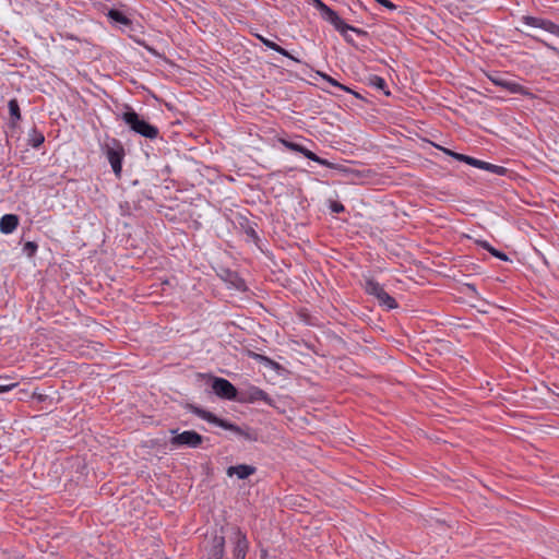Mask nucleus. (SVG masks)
Returning <instances> with one entry per match:
<instances>
[{"instance_id": "10", "label": "nucleus", "mask_w": 559, "mask_h": 559, "mask_svg": "<svg viewBox=\"0 0 559 559\" xmlns=\"http://www.w3.org/2000/svg\"><path fill=\"white\" fill-rule=\"evenodd\" d=\"M488 79L497 86H500L512 94H525V88L516 82L507 80L501 74H490Z\"/></svg>"}, {"instance_id": "32", "label": "nucleus", "mask_w": 559, "mask_h": 559, "mask_svg": "<svg viewBox=\"0 0 559 559\" xmlns=\"http://www.w3.org/2000/svg\"><path fill=\"white\" fill-rule=\"evenodd\" d=\"M257 357H259V358H260V359H262V360H266V361H269V362L271 361L269 358L263 357V356H260V355H257Z\"/></svg>"}, {"instance_id": "21", "label": "nucleus", "mask_w": 559, "mask_h": 559, "mask_svg": "<svg viewBox=\"0 0 559 559\" xmlns=\"http://www.w3.org/2000/svg\"><path fill=\"white\" fill-rule=\"evenodd\" d=\"M108 16L115 22L120 23L122 25L129 26L131 24V21L122 12L118 10H110L108 12Z\"/></svg>"}, {"instance_id": "26", "label": "nucleus", "mask_w": 559, "mask_h": 559, "mask_svg": "<svg viewBox=\"0 0 559 559\" xmlns=\"http://www.w3.org/2000/svg\"><path fill=\"white\" fill-rule=\"evenodd\" d=\"M330 209L333 213H341L344 212L345 210L344 205L337 201H332L330 204Z\"/></svg>"}, {"instance_id": "28", "label": "nucleus", "mask_w": 559, "mask_h": 559, "mask_svg": "<svg viewBox=\"0 0 559 559\" xmlns=\"http://www.w3.org/2000/svg\"><path fill=\"white\" fill-rule=\"evenodd\" d=\"M465 163L471 165V166H474L476 168H479L481 166V160L480 159H477V158H474V157H471V156L466 157V162Z\"/></svg>"}, {"instance_id": "22", "label": "nucleus", "mask_w": 559, "mask_h": 559, "mask_svg": "<svg viewBox=\"0 0 559 559\" xmlns=\"http://www.w3.org/2000/svg\"><path fill=\"white\" fill-rule=\"evenodd\" d=\"M381 305L386 306L389 309H394L397 307V304L393 297H391L385 290L378 298Z\"/></svg>"}, {"instance_id": "16", "label": "nucleus", "mask_w": 559, "mask_h": 559, "mask_svg": "<svg viewBox=\"0 0 559 559\" xmlns=\"http://www.w3.org/2000/svg\"><path fill=\"white\" fill-rule=\"evenodd\" d=\"M259 39L263 43L264 46H266L267 48L296 61V62H300L297 58H295L294 56H292L286 49H284L283 47H281L280 45H277L276 43L267 39V38H264L262 36H258Z\"/></svg>"}, {"instance_id": "20", "label": "nucleus", "mask_w": 559, "mask_h": 559, "mask_svg": "<svg viewBox=\"0 0 559 559\" xmlns=\"http://www.w3.org/2000/svg\"><path fill=\"white\" fill-rule=\"evenodd\" d=\"M45 141V138L43 135V133L38 132L37 130H32V132L29 133V139H28V144L34 147V148H37L39 147Z\"/></svg>"}, {"instance_id": "1", "label": "nucleus", "mask_w": 559, "mask_h": 559, "mask_svg": "<svg viewBox=\"0 0 559 559\" xmlns=\"http://www.w3.org/2000/svg\"><path fill=\"white\" fill-rule=\"evenodd\" d=\"M312 3L321 12L323 19L331 23L344 36L347 43H353V39L347 35V31H353L358 35H367V32L346 24L334 10L321 0H312Z\"/></svg>"}, {"instance_id": "6", "label": "nucleus", "mask_w": 559, "mask_h": 559, "mask_svg": "<svg viewBox=\"0 0 559 559\" xmlns=\"http://www.w3.org/2000/svg\"><path fill=\"white\" fill-rule=\"evenodd\" d=\"M231 540L234 544L233 559H245L249 548L246 534L242 533L238 527H235L233 531Z\"/></svg>"}, {"instance_id": "3", "label": "nucleus", "mask_w": 559, "mask_h": 559, "mask_svg": "<svg viewBox=\"0 0 559 559\" xmlns=\"http://www.w3.org/2000/svg\"><path fill=\"white\" fill-rule=\"evenodd\" d=\"M191 411L197 415L199 416L200 418L211 423V424H214L216 426H219L226 430H230L233 431L234 433L238 435V436H242L247 439H249V435L248 432H246L242 428H240L239 426H236L225 419H222V418H218L217 416H215L214 414H212L211 412H207V411H204L200 407H197V406H190Z\"/></svg>"}, {"instance_id": "2", "label": "nucleus", "mask_w": 559, "mask_h": 559, "mask_svg": "<svg viewBox=\"0 0 559 559\" xmlns=\"http://www.w3.org/2000/svg\"><path fill=\"white\" fill-rule=\"evenodd\" d=\"M121 119L129 128L147 139H156L158 136V129L152 126L146 120L142 119L133 109L129 108L121 115Z\"/></svg>"}, {"instance_id": "15", "label": "nucleus", "mask_w": 559, "mask_h": 559, "mask_svg": "<svg viewBox=\"0 0 559 559\" xmlns=\"http://www.w3.org/2000/svg\"><path fill=\"white\" fill-rule=\"evenodd\" d=\"M8 107L10 112V124L11 127H15L16 123L21 120L20 105L15 98H12L9 100Z\"/></svg>"}, {"instance_id": "11", "label": "nucleus", "mask_w": 559, "mask_h": 559, "mask_svg": "<svg viewBox=\"0 0 559 559\" xmlns=\"http://www.w3.org/2000/svg\"><path fill=\"white\" fill-rule=\"evenodd\" d=\"M224 536H214L212 539V547L209 552L207 559H223L224 558Z\"/></svg>"}, {"instance_id": "7", "label": "nucleus", "mask_w": 559, "mask_h": 559, "mask_svg": "<svg viewBox=\"0 0 559 559\" xmlns=\"http://www.w3.org/2000/svg\"><path fill=\"white\" fill-rule=\"evenodd\" d=\"M212 390L222 399L235 400L237 396L236 388L224 378H214L212 382Z\"/></svg>"}, {"instance_id": "5", "label": "nucleus", "mask_w": 559, "mask_h": 559, "mask_svg": "<svg viewBox=\"0 0 559 559\" xmlns=\"http://www.w3.org/2000/svg\"><path fill=\"white\" fill-rule=\"evenodd\" d=\"M123 147L114 140V146H106V156L116 176H120L122 168Z\"/></svg>"}, {"instance_id": "18", "label": "nucleus", "mask_w": 559, "mask_h": 559, "mask_svg": "<svg viewBox=\"0 0 559 559\" xmlns=\"http://www.w3.org/2000/svg\"><path fill=\"white\" fill-rule=\"evenodd\" d=\"M479 169H484V170L490 171V173L499 175V176H503L507 174V168L499 166V165H493V164H490V163H487L484 160H481V166L479 167Z\"/></svg>"}, {"instance_id": "17", "label": "nucleus", "mask_w": 559, "mask_h": 559, "mask_svg": "<svg viewBox=\"0 0 559 559\" xmlns=\"http://www.w3.org/2000/svg\"><path fill=\"white\" fill-rule=\"evenodd\" d=\"M365 289L369 295L377 297V299L384 292L383 287L373 280L366 281Z\"/></svg>"}, {"instance_id": "9", "label": "nucleus", "mask_w": 559, "mask_h": 559, "mask_svg": "<svg viewBox=\"0 0 559 559\" xmlns=\"http://www.w3.org/2000/svg\"><path fill=\"white\" fill-rule=\"evenodd\" d=\"M281 143L288 150L293 151V152H298V153H301L305 157L320 164V165H323V166H326V167H331V163L326 159H323L321 157H319L318 155H316L313 152H311L310 150L306 148L305 146L298 144V143H295V142H290V141H287V140H284L282 139L281 140Z\"/></svg>"}, {"instance_id": "30", "label": "nucleus", "mask_w": 559, "mask_h": 559, "mask_svg": "<svg viewBox=\"0 0 559 559\" xmlns=\"http://www.w3.org/2000/svg\"><path fill=\"white\" fill-rule=\"evenodd\" d=\"M479 246H481L484 249L490 252V248H492L487 241L484 240H477L476 241Z\"/></svg>"}, {"instance_id": "19", "label": "nucleus", "mask_w": 559, "mask_h": 559, "mask_svg": "<svg viewBox=\"0 0 559 559\" xmlns=\"http://www.w3.org/2000/svg\"><path fill=\"white\" fill-rule=\"evenodd\" d=\"M369 84L377 90L383 91L385 95H390L389 91H385L386 82L384 79L378 75H371L369 79Z\"/></svg>"}, {"instance_id": "23", "label": "nucleus", "mask_w": 559, "mask_h": 559, "mask_svg": "<svg viewBox=\"0 0 559 559\" xmlns=\"http://www.w3.org/2000/svg\"><path fill=\"white\" fill-rule=\"evenodd\" d=\"M321 75V78L326 81L328 83H330L331 85L337 87V88H341L343 91H346V92H352L348 87L344 86L343 84L338 83L337 81H335L333 78H331L330 75L328 74H324V73H319Z\"/></svg>"}, {"instance_id": "12", "label": "nucleus", "mask_w": 559, "mask_h": 559, "mask_svg": "<svg viewBox=\"0 0 559 559\" xmlns=\"http://www.w3.org/2000/svg\"><path fill=\"white\" fill-rule=\"evenodd\" d=\"M19 225V218L14 214H5L0 218V230L3 234L12 233Z\"/></svg>"}, {"instance_id": "29", "label": "nucleus", "mask_w": 559, "mask_h": 559, "mask_svg": "<svg viewBox=\"0 0 559 559\" xmlns=\"http://www.w3.org/2000/svg\"><path fill=\"white\" fill-rule=\"evenodd\" d=\"M376 1L390 10L396 9V5L389 0H376Z\"/></svg>"}, {"instance_id": "14", "label": "nucleus", "mask_w": 559, "mask_h": 559, "mask_svg": "<svg viewBox=\"0 0 559 559\" xmlns=\"http://www.w3.org/2000/svg\"><path fill=\"white\" fill-rule=\"evenodd\" d=\"M248 399H249L250 402L263 401V402H265L267 404L272 403V400L269 396V394L265 391H263V390H261V389H259L257 386H252V388L249 389V391H248Z\"/></svg>"}, {"instance_id": "8", "label": "nucleus", "mask_w": 559, "mask_h": 559, "mask_svg": "<svg viewBox=\"0 0 559 559\" xmlns=\"http://www.w3.org/2000/svg\"><path fill=\"white\" fill-rule=\"evenodd\" d=\"M522 22L527 26L544 29V31L559 37V25L552 23L549 20H545V19L536 17V16L524 15V16H522Z\"/></svg>"}, {"instance_id": "25", "label": "nucleus", "mask_w": 559, "mask_h": 559, "mask_svg": "<svg viewBox=\"0 0 559 559\" xmlns=\"http://www.w3.org/2000/svg\"><path fill=\"white\" fill-rule=\"evenodd\" d=\"M24 252H26L29 257L33 255L36 250H37V245L33 241H27L25 245H24V248H23Z\"/></svg>"}, {"instance_id": "27", "label": "nucleus", "mask_w": 559, "mask_h": 559, "mask_svg": "<svg viewBox=\"0 0 559 559\" xmlns=\"http://www.w3.org/2000/svg\"><path fill=\"white\" fill-rule=\"evenodd\" d=\"M490 253H491L493 257H496V258H498V259H500V260H502V261H508V260H509L506 253H503V252H501V251H498V250H497V249H495V248H490Z\"/></svg>"}, {"instance_id": "4", "label": "nucleus", "mask_w": 559, "mask_h": 559, "mask_svg": "<svg viewBox=\"0 0 559 559\" xmlns=\"http://www.w3.org/2000/svg\"><path fill=\"white\" fill-rule=\"evenodd\" d=\"M203 437L193 430H186L177 433L170 439V444L174 447H188L198 448L201 445Z\"/></svg>"}, {"instance_id": "24", "label": "nucleus", "mask_w": 559, "mask_h": 559, "mask_svg": "<svg viewBox=\"0 0 559 559\" xmlns=\"http://www.w3.org/2000/svg\"><path fill=\"white\" fill-rule=\"evenodd\" d=\"M441 150H442L447 155L452 156V157H453V158H455L456 160L464 162V163L466 162V157H467V155L460 154V153H455V152H453V151H451V150H449V148H444V147H442Z\"/></svg>"}, {"instance_id": "31", "label": "nucleus", "mask_w": 559, "mask_h": 559, "mask_svg": "<svg viewBox=\"0 0 559 559\" xmlns=\"http://www.w3.org/2000/svg\"><path fill=\"white\" fill-rule=\"evenodd\" d=\"M15 384H10V385H0V393H4V392H8L10 391L12 388H14Z\"/></svg>"}, {"instance_id": "13", "label": "nucleus", "mask_w": 559, "mask_h": 559, "mask_svg": "<svg viewBox=\"0 0 559 559\" xmlns=\"http://www.w3.org/2000/svg\"><path fill=\"white\" fill-rule=\"evenodd\" d=\"M254 472H255V468L253 466L246 465V464L230 466L227 469V474L229 476L237 475V477L239 479H246L250 475L254 474Z\"/></svg>"}]
</instances>
